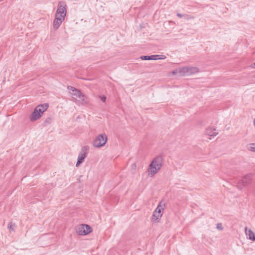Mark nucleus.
<instances>
[{
    "label": "nucleus",
    "instance_id": "1",
    "mask_svg": "<svg viewBox=\"0 0 255 255\" xmlns=\"http://www.w3.org/2000/svg\"><path fill=\"white\" fill-rule=\"evenodd\" d=\"M49 107V104L44 103L37 106L30 116V121L34 122L40 118L43 113L47 110Z\"/></svg>",
    "mask_w": 255,
    "mask_h": 255
},
{
    "label": "nucleus",
    "instance_id": "2",
    "mask_svg": "<svg viewBox=\"0 0 255 255\" xmlns=\"http://www.w3.org/2000/svg\"><path fill=\"white\" fill-rule=\"evenodd\" d=\"M163 158L162 156L158 155L155 157L149 164V169L150 172L149 174L151 176L155 174L159 171L162 165Z\"/></svg>",
    "mask_w": 255,
    "mask_h": 255
},
{
    "label": "nucleus",
    "instance_id": "3",
    "mask_svg": "<svg viewBox=\"0 0 255 255\" xmlns=\"http://www.w3.org/2000/svg\"><path fill=\"white\" fill-rule=\"evenodd\" d=\"M107 141V136L105 133L100 134L97 136L93 142V145L95 147H101L105 145Z\"/></svg>",
    "mask_w": 255,
    "mask_h": 255
},
{
    "label": "nucleus",
    "instance_id": "4",
    "mask_svg": "<svg viewBox=\"0 0 255 255\" xmlns=\"http://www.w3.org/2000/svg\"><path fill=\"white\" fill-rule=\"evenodd\" d=\"M253 174L249 173L244 176L240 180L237 185V187L239 189H242L244 187L247 186L252 183Z\"/></svg>",
    "mask_w": 255,
    "mask_h": 255
},
{
    "label": "nucleus",
    "instance_id": "5",
    "mask_svg": "<svg viewBox=\"0 0 255 255\" xmlns=\"http://www.w3.org/2000/svg\"><path fill=\"white\" fill-rule=\"evenodd\" d=\"M77 233L79 235H86L92 231L90 226L87 224H81L77 226L75 228Z\"/></svg>",
    "mask_w": 255,
    "mask_h": 255
},
{
    "label": "nucleus",
    "instance_id": "6",
    "mask_svg": "<svg viewBox=\"0 0 255 255\" xmlns=\"http://www.w3.org/2000/svg\"><path fill=\"white\" fill-rule=\"evenodd\" d=\"M179 73L182 76L190 75L199 72V69L196 67H184L179 69Z\"/></svg>",
    "mask_w": 255,
    "mask_h": 255
},
{
    "label": "nucleus",
    "instance_id": "7",
    "mask_svg": "<svg viewBox=\"0 0 255 255\" xmlns=\"http://www.w3.org/2000/svg\"><path fill=\"white\" fill-rule=\"evenodd\" d=\"M89 147L88 145L84 146L80 153H79L77 161L76 164V166L78 167L80 164L82 163L84 160V159L87 156V151L89 150Z\"/></svg>",
    "mask_w": 255,
    "mask_h": 255
},
{
    "label": "nucleus",
    "instance_id": "8",
    "mask_svg": "<svg viewBox=\"0 0 255 255\" xmlns=\"http://www.w3.org/2000/svg\"><path fill=\"white\" fill-rule=\"evenodd\" d=\"M66 5L64 1H60L58 3L55 16H59L65 18L66 14Z\"/></svg>",
    "mask_w": 255,
    "mask_h": 255
},
{
    "label": "nucleus",
    "instance_id": "9",
    "mask_svg": "<svg viewBox=\"0 0 255 255\" xmlns=\"http://www.w3.org/2000/svg\"><path fill=\"white\" fill-rule=\"evenodd\" d=\"M166 57L164 55H153L141 56L140 58L143 60H156L159 59H164Z\"/></svg>",
    "mask_w": 255,
    "mask_h": 255
},
{
    "label": "nucleus",
    "instance_id": "10",
    "mask_svg": "<svg viewBox=\"0 0 255 255\" xmlns=\"http://www.w3.org/2000/svg\"><path fill=\"white\" fill-rule=\"evenodd\" d=\"M64 19V18L61 17L55 16L53 21V28L55 30L58 29Z\"/></svg>",
    "mask_w": 255,
    "mask_h": 255
},
{
    "label": "nucleus",
    "instance_id": "11",
    "mask_svg": "<svg viewBox=\"0 0 255 255\" xmlns=\"http://www.w3.org/2000/svg\"><path fill=\"white\" fill-rule=\"evenodd\" d=\"M245 232L247 237L248 239L252 241H255V233L251 229L248 230V228H245Z\"/></svg>",
    "mask_w": 255,
    "mask_h": 255
},
{
    "label": "nucleus",
    "instance_id": "12",
    "mask_svg": "<svg viewBox=\"0 0 255 255\" xmlns=\"http://www.w3.org/2000/svg\"><path fill=\"white\" fill-rule=\"evenodd\" d=\"M71 94L78 97L82 101H85L84 98L86 97L79 90L76 89L73 92H71Z\"/></svg>",
    "mask_w": 255,
    "mask_h": 255
},
{
    "label": "nucleus",
    "instance_id": "13",
    "mask_svg": "<svg viewBox=\"0 0 255 255\" xmlns=\"http://www.w3.org/2000/svg\"><path fill=\"white\" fill-rule=\"evenodd\" d=\"M217 130L214 128H209L206 129V134L211 136H214L218 134Z\"/></svg>",
    "mask_w": 255,
    "mask_h": 255
},
{
    "label": "nucleus",
    "instance_id": "14",
    "mask_svg": "<svg viewBox=\"0 0 255 255\" xmlns=\"http://www.w3.org/2000/svg\"><path fill=\"white\" fill-rule=\"evenodd\" d=\"M165 206V203L163 202V201H161L159 202L157 208H156L154 212H156L157 213H162Z\"/></svg>",
    "mask_w": 255,
    "mask_h": 255
},
{
    "label": "nucleus",
    "instance_id": "15",
    "mask_svg": "<svg viewBox=\"0 0 255 255\" xmlns=\"http://www.w3.org/2000/svg\"><path fill=\"white\" fill-rule=\"evenodd\" d=\"M162 215V213H157L156 212H153L152 216V221L155 223L158 222Z\"/></svg>",
    "mask_w": 255,
    "mask_h": 255
},
{
    "label": "nucleus",
    "instance_id": "16",
    "mask_svg": "<svg viewBox=\"0 0 255 255\" xmlns=\"http://www.w3.org/2000/svg\"><path fill=\"white\" fill-rule=\"evenodd\" d=\"M248 148L250 151L255 152V143L249 144L248 146Z\"/></svg>",
    "mask_w": 255,
    "mask_h": 255
},
{
    "label": "nucleus",
    "instance_id": "17",
    "mask_svg": "<svg viewBox=\"0 0 255 255\" xmlns=\"http://www.w3.org/2000/svg\"><path fill=\"white\" fill-rule=\"evenodd\" d=\"M15 227V225L14 224H12V222H10L9 223V224H8V228L12 231H14V227Z\"/></svg>",
    "mask_w": 255,
    "mask_h": 255
},
{
    "label": "nucleus",
    "instance_id": "18",
    "mask_svg": "<svg viewBox=\"0 0 255 255\" xmlns=\"http://www.w3.org/2000/svg\"><path fill=\"white\" fill-rule=\"evenodd\" d=\"M51 122V118L50 117H48L46 118L44 121V125L46 126L48 124H50Z\"/></svg>",
    "mask_w": 255,
    "mask_h": 255
},
{
    "label": "nucleus",
    "instance_id": "19",
    "mask_svg": "<svg viewBox=\"0 0 255 255\" xmlns=\"http://www.w3.org/2000/svg\"><path fill=\"white\" fill-rule=\"evenodd\" d=\"M217 229L220 230V231H222L223 230V228L222 227V224L221 223H218L217 224Z\"/></svg>",
    "mask_w": 255,
    "mask_h": 255
},
{
    "label": "nucleus",
    "instance_id": "20",
    "mask_svg": "<svg viewBox=\"0 0 255 255\" xmlns=\"http://www.w3.org/2000/svg\"><path fill=\"white\" fill-rule=\"evenodd\" d=\"M67 89L71 92H74V91L76 89V88L71 86H68L67 87Z\"/></svg>",
    "mask_w": 255,
    "mask_h": 255
},
{
    "label": "nucleus",
    "instance_id": "21",
    "mask_svg": "<svg viewBox=\"0 0 255 255\" xmlns=\"http://www.w3.org/2000/svg\"><path fill=\"white\" fill-rule=\"evenodd\" d=\"M100 98L103 102L105 103L106 102L107 98L105 96H100Z\"/></svg>",
    "mask_w": 255,
    "mask_h": 255
},
{
    "label": "nucleus",
    "instance_id": "22",
    "mask_svg": "<svg viewBox=\"0 0 255 255\" xmlns=\"http://www.w3.org/2000/svg\"><path fill=\"white\" fill-rule=\"evenodd\" d=\"M177 16L180 18H182L183 16V15L181 13H178L177 14Z\"/></svg>",
    "mask_w": 255,
    "mask_h": 255
},
{
    "label": "nucleus",
    "instance_id": "23",
    "mask_svg": "<svg viewBox=\"0 0 255 255\" xmlns=\"http://www.w3.org/2000/svg\"><path fill=\"white\" fill-rule=\"evenodd\" d=\"M132 167L134 168H135L136 167V165L135 163H133L132 164Z\"/></svg>",
    "mask_w": 255,
    "mask_h": 255
},
{
    "label": "nucleus",
    "instance_id": "24",
    "mask_svg": "<svg viewBox=\"0 0 255 255\" xmlns=\"http://www.w3.org/2000/svg\"><path fill=\"white\" fill-rule=\"evenodd\" d=\"M172 73H173V74H176L177 73V71H173Z\"/></svg>",
    "mask_w": 255,
    "mask_h": 255
},
{
    "label": "nucleus",
    "instance_id": "25",
    "mask_svg": "<svg viewBox=\"0 0 255 255\" xmlns=\"http://www.w3.org/2000/svg\"><path fill=\"white\" fill-rule=\"evenodd\" d=\"M254 66H255V62L254 63Z\"/></svg>",
    "mask_w": 255,
    "mask_h": 255
}]
</instances>
